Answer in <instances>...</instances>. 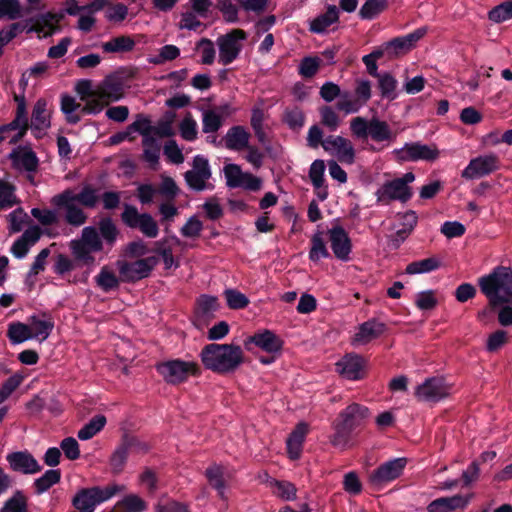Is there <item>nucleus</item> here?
Segmentation results:
<instances>
[{
  "label": "nucleus",
  "mask_w": 512,
  "mask_h": 512,
  "mask_svg": "<svg viewBox=\"0 0 512 512\" xmlns=\"http://www.w3.org/2000/svg\"><path fill=\"white\" fill-rule=\"evenodd\" d=\"M98 202V189L91 185H85L78 193H75L72 189H65L54 195L50 203L56 209L32 208L31 215L43 226H50L58 223L59 211H61L68 225L80 227L88 220V215L83 207L93 209Z\"/></svg>",
  "instance_id": "1"
},
{
  "label": "nucleus",
  "mask_w": 512,
  "mask_h": 512,
  "mask_svg": "<svg viewBox=\"0 0 512 512\" xmlns=\"http://www.w3.org/2000/svg\"><path fill=\"white\" fill-rule=\"evenodd\" d=\"M98 229L95 226H86L82 229L78 239L70 241V250L76 261L85 266H94V253L101 252L104 244L112 248L119 236V229L109 217L99 221Z\"/></svg>",
  "instance_id": "2"
},
{
  "label": "nucleus",
  "mask_w": 512,
  "mask_h": 512,
  "mask_svg": "<svg viewBox=\"0 0 512 512\" xmlns=\"http://www.w3.org/2000/svg\"><path fill=\"white\" fill-rule=\"evenodd\" d=\"M481 292L492 308L500 307L498 321L502 326H512V269L497 266L478 279Z\"/></svg>",
  "instance_id": "3"
},
{
  "label": "nucleus",
  "mask_w": 512,
  "mask_h": 512,
  "mask_svg": "<svg viewBox=\"0 0 512 512\" xmlns=\"http://www.w3.org/2000/svg\"><path fill=\"white\" fill-rule=\"evenodd\" d=\"M199 358L206 370L219 375H229L235 373L243 365L245 354L238 344L210 343L201 349Z\"/></svg>",
  "instance_id": "4"
},
{
  "label": "nucleus",
  "mask_w": 512,
  "mask_h": 512,
  "mask_svg": "<svg viewBox=\"0 0 512 512\" xmlns=\"http://www.w3.org/2000/svg\"><path fill=\"white\" fill-rule=\"evenodd\" d=\"M350 131L354 138L367 140L370 138L382 147H388L395 142L397 133L393 131L390 125L377 117L367 119L362 116L354 117L350 120Z\"/></svg>",
  "instance_id": "5"
},
{
  "label": "nucleus",
  "mask_w": 512,
  "mask_h": 512,
  "mask_svg": "<svg viewBox=\"0 0 512 512\" xmlns=\"http://www.w3.org/2000/svg\"><path fill=\"white\" fill-rule=\"evenodd\" d=\"M369 417V410L367 407L358 403L348 405L339 414V420L334 423V435L332 436L331 443L336 447H345L350 439L351 433L364 425Z\"/></svg>",
  "instance_id": "6"
},
{
  "label": "nucleus",
  "mask_w": 512,
  "mask_h": 512,
  "mask_svg": "<svg viewBox=\"0 0 512 512\" xmlns=\"http://www.w3.org/2000/svg\"><path fill=\"white\" fill-rule=\"evenodd\" d=\"M156 371L169 385L186 383L190 377H200L202 368L196 361L180 358L169 359L156 364Z\"/></svg>",
  "instance_id": "7"
},
{
  "label": "nucleus",
  "mask_w": 512,
  "mask_h": 512,
  "mask_svg": "<svg viewBox=\"0 0 512 512\" xmlns=\"http://www.w3.org/2000/svg\"><path fill=\"white\" fill-rule=\"evenodd\" d=\"M124 490V486L116 484L105 488L91 487L79 490L72 499V505L77 511L94 512L97 505L109 500L116 493Z\"/></svg>",
  "instance_id": "8"
},
{
  "label": "nucleus",
  "mask_w": 512,
  "mask_h": 512,
  "mask_svg": "<svg viewBox=\"0 0 512 512\" xmlns=\"http://www.w3.org/2000/svg\"><path fill=\"white\" fill-rule=\"evenodd\" d=\"M414 180L415 175L407 172L402 177L385 182L375 193L377 202L385 204L396 200L407 202L412 197L409 184Z\"/></svg>",
  "instance_id": "9"
},
{
  "label": "nucleus",
  "mask_w": 512,
  "mask_h": 512,
  "mask_svg": "<svg viewBox=\"0 0 512 512\" xmlns=\"http://www.w3.org/2000/svg\"><path fill=\"white\" fill-rule=\"evenodd\" d=\"M246 39L245 31L234 29L231 32L217 38L219 56L218 62L224 66L234 62L243 49V41Z\"/></svg>",
  "instance_id": "10"
},
{
  "label": "nucleus",
  "mask_w": 512,
  "mask_h": 512,
  "mask_svg": "<svg viewBox=\"0 0 512 512\" xmlns=\"http://www.w3.org/2000/svg\"><path fill=\"white\" fill-rule=\"evenodd\" d=\"M211 176L212 172L209 161L202 155H196L193 158L192 168L184 174L186 184L194 191L214 189V185L209 182Z\"/></svg>",
  "instance_id": "11"
},
{
  "label": "nucleus",
  "mask_w": 512,
  "mask_h": 512,
  "mask_svg": "<svg viewBox=\"0 0 512 512\" xmlns=\"http://www.w3.org/2000/svg\"><path fill=\"white\" fill-rule=\"evenodd\" d=\"M123 223L132 229H139L148 238H155L159 233L157 222L148 213H139L137 208L126 204L121 214Z\"/></svg>",
  "instance_id": "12"
},
{
  "label": "nucleus",
  "mask_w": 512,
  "mask_h": 512,
  "mask_svg": "<svg viewBox=\"0 0 512 512\" xmlns=\"http://www.w3.org/2000/svg\"><path fill=\"white\" fill-rule=\"evenodd\" d=\"M395 158L400 162L434 161L439 157L436 145L421 142L405 143L403 147L393 150Z\"/></svg>",
  "instance_id": "13"
},
{
  "label": "nucleus",
  "mask_w": 512,
  "mask_h": 512,
  "mask_svg": "<svg viewBox=\"0 0 512 512\" xmlns=\"http://www.w3.org/2000/svg\"><path fill=\"white\" fill-rule=\"evenodd\" d=\"M28 131V116L24 99L17 105L14 119L5 125L0 126V142L9 139L10 144L19 142Z\"/></svg>",
  "instance_id": "14"
},
{
  "label": "nucleus",
  "mask_w": 512,
  "mask_h": 512,
  "mask_svg": "<svg viewBox=\"0 0 512 512\" xmlns=\"http://www.w3.org/2000/svg\"><path fill=\"white\" fill-rule=\"evenodd\" d=\"M322 148L342 164L352 165L355 162V148L348 138L340 135H328L322 142Z\"/></svg>",
  "instance_id": "15"
},
{
  "label": "nucleus",
  "mask_w": 512,
  "mask_h": 512,
  "mask_svg": "<svg viewBox=\"0 0 512 512\" xmlns=\"http://www.w3.org/2000/svg\"><path fill=\"white\" fill-rule=\"evenodd\" d=\"M157 264V257L150 256L134 262L118 261L117 267L123 281L135 282L148 277Z\"/></svg>",
  "instance_id": "16"
},
{
  "label": "nucleus",
  "mask_w": 512,
  "mask_h": 512,
  "mask_svg": "<svg viewBox=\"0 0 512 512\" xmlns=\"http://www.w3.org/2000/svg\"><path fill=\"white\" fill-rule=\"evenodd\" d=\"M125 82L121 75H107L94 87V97L102 99L106 104L117 102L124 97Z\"/></svg>",
  "instance_id": "17"
},
{
  "label": "nucleus",
  "mask_w": 512,
  "mask_h": 512,
  "mask_svg": "<svg viewBox=\"0 0 512 512\" xmlns=\"http://www.w3.org/2000/svg\"><path fill=\"white\" fill-rule=\"evenodd\" d=\"M451 392V386L441 377H431L426 379L415 389V396L422 402H439L448 397Z\"/></svg>",
  "instance_id": "18"
},
{
  "label": "nucleus",
  "mask_w": 512,
  "mask_h": 512,
  "mask_svg": "<svg viewBox=\"0 0 512 512\" xmlns=\"http://www.w3.org/2000/svg\"><path fill=\"white\" fill-rule=\"evenodd\" d=\"M406 463V458H394L381 464L370 474V484L375 488H381L394 481L402 474Z\"/></svg>",
  "instance_id": "19"
},
{
  "label": "nucleus",
  "mask_w": 512,
  "mask_h": 512,
  "mask_svg": "<svg viewBox=\"0 0 512 512\" xmlns=\"http://www.w3.org/2000/svg\"><path fill=\"white\" fill-rule=\"evenodd\" d=\"M498 167L499 159L495 154L481 155L470 160L461 172V177L467 180L482 178L496 171Z\"/></svg>",
  "instance_id": "20"
},
{
  "label": "nucleus",
  "mask_w": 512,
  "mask_h": 512,
  "mask_svg": "<svg viewBox=\"0 0 512 512\" xmlns=\"http://www.w3.org/2000/svg\"><path fill=\"white\" fill-rule=\"evenodd\" d=\"M336 371L341 377L350 381L364 378L366 361L356 353H347L336 364Z\"/></svg>",
  "instance_id": "21"
},
{
  "label": "nucleus",
  "mask_w": 512,
  "mask_h": 512,
  "mask_svg": "<svg viewBox=\"0 0 512 512\" xmlns=\"http://www.w3.org/2000/svg\"><path fill=\"white\" fill-rule=\"evenodd\" d=\"M327 236L334 256L340 261H349L352 242L346 230L340 225H335L328 229Z\"/></svg>",
  "instance_id": "22"
},
{
  "label": "nucleus",
  "mask_w": 512,
  "mask_h": 512,
  "mask_svg": "<svg viewBox=\"0 0 512 512\" xmlns=\"http://www.w3.org/2000/svg\"><path fill=\"white\" fill-rule=\"evenodd\" d=\"M6 461L11 470L24 475H33L42 470V466L27 450L8 453Z\"/></svg>",
  "instance_id": "23"
},
{
  "label": "nucleus",
  "mask_w": 512,
  "mask_h": 512,
  "mask_svg": "<svg viewBox=\"0 0 512 512\" xmlns=\"http://www.w3.org/2000/svg\"><path fill=\"white\" fill-rule=\"evenodd\" d=\"M51 126V114L47 109V101L43 98L38 99L32 109L31 124H28V129H31L35 138H42L46 135Z\"/></svg>",
  "instance_id": "24"
},
{
  "label": "nucleus",
  "mask_w": 512,
  "mask_h": 512,
  "mask_svg": "<svg viewBox=\"0 0 512 512\" xmlns=\"http://www.w3.org/2000/svg\"><path fill=\"white\" fill-rule=\"evenodd\" d=\"M251 344H254L269 354L279 353L283 346V342L280 337L271 330L257 332L244 341V346L247 350L251 349Z\"/></svg>",
  "instance_id": "25"
},
{
  "label": "nucleus",
  "mask_w": 512,
  "mask_h": 512,
  "mask_svg": "<svg viewBox=\"0 0 512 512\" xmlns=\"http://www.w3.org/2000/svg\"><path fill=\"white\" fill-rule=\"evenodd\" d=\"M427 33V28L421 27L405 36L396 37L385 42V48L389 57H395L411 50L415 43Z\"/></svg>",
  "instance_id": "26"
},
{
  "label": "nucleus",
  "mask_w": 512,
  "mask_h": 512,
  "mask_svg": "<svg viewBox=\"0 0 512 512\" xmlns=\"http://www.w3.org/2000/svg\"><path fill=\"white\" fill-rule=\"evenodd\" d=\"M471 501L470 495H453L450 497H440L427 506L428 512H454L464 511Z\"/></svg>",
  "instance_id": "27"
},
{
  "label": "nucleus",
  "mask_w": 512,
  "mask_h": 512,
  "mask_svg": "<svg viewBox=\"0 0 512 512\" xmlns=\"http://www.w3.org/2000/svg\"><path fill=\"white\" fill-rule=\"evenodd\" d=\"M385 331V324L371 319L362 323L352 338L351 344L355 347L363 346L380 337Z\"/></svg>",
  "instance_id": "28"
},
{
  "label": "nucleus",
  "mask_w": 512,
  "mask_h": 512,
  "mask_svg": "<svg viewBox=\"0 0 512 512\" xmlns=\"http://www.w3.org/2000/svg\"><path fill=\"white\" fill-rule=\"evenodd\" d=\"M28 326L32 338L43 342L50 336L54 328V321L48 314H34L28 318Z\"/></svg>",
  "instance_id": "29"
},
{
  "label": "nucleus",
  "mask_w": 512,
  "mask_h": 512,
  "mask_svg": "<svg viewBox=\"0 0 512 512\" xmlns=\"http://www.w3.org/2000/svg\"><path fill=\"white\" fill-rule=\"evenodd\" d=\"M339 21V9L335 5H328L324 13L309 21V31L314 34H325L329 27Z\"/></svg>",
  "instance_id": "30"
},
{
  "label": "nucleus",
  "mask_w": 512,
  "mask_h": 512,
  "mask_svg": "<svg viewBox=\"0 0 512 512\" xmlns=\"http://www.w3.org/2000/svg\"><path fill=\"white\" fill-rule=\"evenodd\" d=\"M308 432V425L304 422L299 423L295 429L290 433L287 441V453L289 458L297 460L300 458L303 448V443Z\"/></svg>",
  "instance_id": "31"
},
{
  "label": "nucleus",
  "mask_w": 512,
  "mask_h": 512,
  "mask_svg": "<svg viewBox=\"0 0 512 512\" xmlns=\"http://www.w3.org/2000/svg\"><path fill=\"white\" fill-rule=\"evenodd\" d=\"M249 139V132L240 125L231 127L224 136L226 148L234 151H241L247 148Z\"/></svg>",
  "instance_id": "32"
},
{
  "label": "nucleus",
  "mask_w": 512,
  "mask_h": 512,
  "mask_svg": "<svg viewBox=\"0 0 512 512\" xmlns=\"http://www.w3.org/2000/svg\"><path fill=\"white\" fill-rule=\"evenodd\" d=\"M9 157L15 166L27 172H35L38 168V158L31 149L22 150L16 148L10 153Z\"/></svg>",
  "instance_id": "33"
},
{
  "label": "nucleus",
  "mask_w": 512,
  "mask_h": 512,
  "mask_svg": "<svg viewBox=\"0 0 512 512\" xmlns=\"http://www.w3.org/2000/svg\"><path fill=\"white\" fill-rule=\"evenodd\" d=\"M325 163L323 160H315L309 169V178L315 189L318 190V198L324 201L327 198V188L324 187Z\"/></svg>",
  "instance_id": "34"
},
{
  "label": "nucleus",
  "mask_w": 512,
  "mask_h": 512,
  "mask_svg": "<svg viewBox=\"0 0 512 512\" xmlns=\"http://www.w3.org/2000/svg\"><path fill=\"white\" fill-rule=\"evenodd\" d=\"M142 146L143 160L151 169L157 170L160 158V144L158 140L153 136L145 137L142 139Z\"/></svg>",
  "instance_id": "35"
},
{
  "label": "nucleus",
  "mask_w": 512,
  "mask_h": 512,
  "mask_svg": "<svg viewBox=\"0 0 512 512\" xmlns=\"http://www.w3.org/2000/svg\"><path fill=\"white\" fill-rule=\"evenodd\" d=\"M328 257H330V253L326 246L325 234L323 231L317 230L311 237L309 259L312 262H318Z\"/></svg>",
  "instance_id": "36"
},
{
  "label": "nucleus",
  "mask_w": 512,
  "mask_h": 512,
  "mask_svg": "<svg viewBox=\"0 0 512 512\" xmlns=\"http://www.w3.org/2000/svg\"><path fill=\"white\" fill-rule=\"evenodd\" d=\"M19 203L16 187L7 178H0V210H6Z\"/></svg>",
  "instance_id": "37"
},
{
  "label": "nucleus",
  "mask_w": 512,
  "mask_h": 512,
  "mask_svg": "<svg viewBox=\"0 0 512 512\" xmlns=\"http://www.w3.org/2000/svg\"><path fill=\"white\" fill-rule=\"evenodd\" d=\"M440 266V259L433 256L409 263L405 268V273L408 275L425 274L439 269Z\"/></svg>",
  "instance_id": "38"
},
{
  "label": "nucleus",
  "mask_w": 512,
  "mask_h": 512,
  "mask_svg": "<svg viewBox=\"0 0 512 512\" xmlns=\"http://www.w3.org/2000/svg\"><path fill=\"white\" fill-rule=\"evenodd\" d=\"M376 78L378 79V88L381 97L388 100H395L398 96L396 91L398 82L395 77L388 72H382L376 76Z\"/></svg>",
  "instance_id": "39"
},
{
  "label": "nucleus",
  "mask_w": 512,
  "mask_h": 512,
  "mask_svg": "<svg viewBox=\"0 0 512 512\" xmlns=\"http://www.w3.org/2000/svg\"><path fill=\"white\" fill-rule=\"evenodd\" d=\"M60 108L62 113L65 115L67 123L75 125L80 122L81 117L76 111L81 108V105L77 103L76 99L68 94L61 96Z\"/></svg>",
  "instance_id": "40"
},
{
  "label": "nucleus",
  "mask_w": 512,
  "mask_h": 512,
  "mask_svg": "<svg viewBox=\"0 0 512 512\" xmlns=\"http://www.w3.org/2000/svg\"><path fill=\"white\" fill-rule=\"evenodd\" d=\"M61 479V471L59 469H49L42 476L35 479L34 488L37 495H41L48 491L52 486L57 484Z\"/></svg>",
  "instance_id": "41"
},
{
  "label": "nucleus",
  "mask_w": 512,
  "mask_h": 512,
  "mask_svg": "<svg viewBox=\"0 0 512 512\" xmlns=\"http://www.w3.org/2000/svg\"><path fill=\"white\" fill-rule=\"evenodd\" d=\"M135 41L130 36H119L103 43L102 49L107 53H123L132 51Z\"/></svg>",
  "instance_id": "42"
},
{
  "label": "nucleus",
  "mask_w": 512,
  "mask_h": 512,
  "mask_svg": "<svg viewBox=\"0 0 512 512\" xmlns=\"http://www.w3.org/2000/svg\"><path fill=\"white\" fill-rule=\"evenodd\" d=\"M105 424L106 417L96 415L78 431L77 436L80 440H89L98 434L105 427Z\"/></svg>",
  "instance_id": "43"
},
{
  "label": "nucleus",
  "mask_w": 512,
  "mask_h": 512,
  "mask_svg": "<svg viewBox=\"0 0 512 512\" xmlns=\"http://www.w3.org/2000/svg\"><path fill=\"white\" fill-rule=\"evenodd\" d=\"M205 475L210 483V485L217 490L218 495L224 499L225 498V481H224V473L223 469L219 465H212L206 469Z\"/></svg>",
  "instance_id": "44"
},
{
  "label": "nucleus",
  "mask_w": 512,
  "mask_h": 512,
  "mask_svg": "<svg viewBox=\"0 0 512 512\" xmlns=\"http://www.w3.org/2000/svg\"><path fill=\"white\" fill-rule=\"evenodd\" d=\"M30 332L28 323L12 322L8 326L7 337L12 344H20L29 339H33Z\"/></svg>",
  "instance_id": "45"
},
{
  "label": "nucleus",
  "mask_w": 512,
  "mask_h": 512,
  "mask_svg": "<svg viewBox=\"0 0 512 512\" xmlns=\"http://www.w3.org/2000/svg\"><path fill=\"white\" fill-rule=\"evenodd\" d=\"M320 123L330 132H335L341 125V118L332 106L324 105L319 109Z\"/></svg>",
  "instance_id": "46"
},
{
  "label": "nucleus",
  "mask_w": 512,
  "mask_h": 512,
  "mask_svg": "<svg viewBox=\"0 0 512 512\" xmlns=\"http://www.w3.org/2000/svg\"><path fill=\"white\" fill-rule=\"evenodd\" d=\"M223 124V115L216 110H206L202 115V131L206 134L216 133Z\"/></svg>",
  "instance_id": "47"
},
{
  "label": "nucleus",
  "mask_w": 512,
  "mask_h": 512,
  "mask_svg": "<svg viewBox=\"0 0 512 512\" xmlns=\"http://www.w3.org/2000/svg\"><path fill=\"white\" fill-rule=\"evenodd\" d=\"M95 281L97 286L104 292L116 289L119 285V280L115 273L106 266L101 268L99 274L95 277Z\"/></svg>",
  "instance_id": "48"
},
{
  "label": "nucleus",
  "mask_w": 512,
  "mask_h": 512,
  "mask_svg": "<svg viewBox=\"0 0 512 512\" xmlns=\"http://www.w3.org/2000/svg\"><path fill=\"white\" fill-rule=\"evenodd\" d=\"M387 6V0H366L359 10V16L364 20H372Z\"/></svg>",
  "instance_id": "49"
},
{
  "label": "nucleus",
  "mask_w": 512,
  "mask_h": 512,
  "mask_svg": "<svg viewBox=\"0 0 512 512\" xmlns=\"http://www.w3.org/2000/svg\"><path fill=\"white\" fill-rule=\"evenodd\" d=\"M180 56V49L172 44L164 45L159 49L157 55L149 56L148 62L154 65H161L167 61L175 60Z\"/></svg>",
  "instance_id": "50"
},
{
  "label": "nucleus",
  "mask_w": 512,
  "mask_h": 512,
  "mask_svg": "<svg viewBox=\"0 0 512 512\" xmlns=\"http://www.w3.org/2000/svg\"><path fill=\"white\" fill-rule=\"evenodd\" d=\"M0 512H28L27 498L24 493L17 490L0 509Z\"/></svg>",
  "instance_id": "51"
},
{
  "label": "nucleus",
  "mask_w": 512,
  "mask_h": 512,
  "mask_svg": "<svg viewBox=\"0 0 512 512\" xmlns=\"http://www.w3.org/2000/svg\"><path fill=\"white\" fill-rule=\"evenodd\" d=\"M489 20L495 23H501L512 19V0L505 1L488 13Z\"/></svg>",
  "instance_id": "52"
},
{
  "label": "nucleus",
  "mask_w": 512,
  "mask_h": 512,
  "mask_svg": "<svg viewBox=\"0 0 512 512\" xmlns=\"http://www.w3.org/2000/svg\"><path fill=\"white\" fill-rule=\"evenodd\" d=\"M283 121L292 130H299L303 127L305 116L298 107L287 108L284 112Z\"/></svg>",
  "instance_id": "53"
},
{
  "label": "nucleus",
  "mask_w": 512,
  "mask_h": 512,
  "mask_svg": "<svg viewBox=\"0 0 512 512\" xmlns=\"http://www.w3.org/2000/svg\"><path fill=\"white\" fill-rule=\"evenodd\" d=\"M218 308V299L215 296L201 295L197 300V311L203 317L213 315Z\"/></svg>",
  "instance_id": "54"
},
{
  "label": "nucleus",
  "mask_w": 512,
  "mask_h": 512,
  "mask_svg": "<svg viewBox=\"0 0 512 512\" xmlns=\"http://www.w3.org/2000/svg\"><path fill=\"white\" fill-rule=\"evenodd\" d=\"M21 17L19 0H0V19L16 20Z\"/></svg>",
  "instance_id": "55"
},
{
  "label": "nucleus",
  "mask_w": 512,
  "mask_h": 512,
  "mask_svg": "<svg viewBox=\"0 0 512 512\" xmlns=\"http://www.w3.org/2000/svg\"><path fill=\"white\" fill-rule=\"evenodd\" d=\"M224 296L228 307L231 309H243L249 304V299L246 295L235 289H226Z\"/></svg>",
  "instance_id": "56"
},
{
  "label": "nucleus",
  "mask_w": 512,
  "mask_h": 512,
  "mask_svg": "<svg viewBox=\"0 0 512 512\" xmlns=\"http://www.w3.org/2000/svg\"><path fill=\"white\" fill-rule=\"evenodd\" d=\"M129 451L122 441L121 444L115 449L110 458V465L114 472L119 473L123 470L128 459Z\"/></svg>",
  "instance_id": "57"
},
{
  "label": "nucleus",
  "mask_w": 512,
  "mask_h": 512,
  "mask_svg": "<svg viewBox=\"0 0 512 512\" xmlns=\"http://www.w3.org/2000/svg\"><path fill=\"white\" fill-rule=\"evenodd\" d=\"M274 493L283 500L291 501L296 498L297 489L295 485L289 481H274Z\"/></svg>",
  "instance_id": "58"
},
{
  "label": "nucleus",
  "mask_w": 512,
  "mask_h": 512,
  "mask_svg": "<svg viewBox=\"0 0 512 512\" xmlns=\"http://www.w3.org/2000/svg\"><path fill=\"white\" fill-rule=\"evenodd\" d=\"M203 230V223L196 217L191 216L180 229V233L186 238H197Z\"/></svg>",
  "instance_id": "59"
},
{
  "label": "nucleus",
  "mask_w": 512,
  "mask_h": 512,
  "mask_svg": "<svg viewBox=\"0 0 512 512\" xmlns=\"http://www.w3.org/2000/svg\"><path fill=\"white\" fill-rule=\"evenodd\" d=\"M181 137L186 141H194L197 138V123L191 115L186 116L179 124Z\"/></svg>",
  "instance_id": "60"
},
{
  "label": "nucleus",
  "mask_w": 512,
  "mask_h": 512,
  "mask_svg": "<svg viewBox=\"0 0 512 512\" xmlns=\"http://www.w3.org/2000/svg\"><path fill=\"white\" fill-rule=\"evenodd\" d=\"M341 98L342 99L337 102L336 108L339 111H343L345 114L357 113L364 107L356 98L350 99L348 92L343 93Z\"/></svg>",
  "instance_id": "61"
},
{
  "label": "nucleus",
  "mask_w": 512,
  "mask_h": 512,
  "mask_svg": "<svg viewBox=\"0 0 512 512\" xmlns=\"http://www.w3.org/2000/svg\"><path fill=\"white\" fill-rule=\"evenodd\" d=\"M164 155L173 164H182L184 162V155L175 140H169L165 143Z\"/></svg>",
  "instance_id": "62"
},
{
  "label": "nucleus",
  "mask_w": 512,
  "mask_h": 512,
  "mask_svg": "<svg viewBox=\"0 0 512 512\" xmlns=\"http://www.w3.org/2000/svg\"><path fill=\"white\" fill-rule=\"evenodd\" d=\"M355 98L365 106L371 98V82L367 79L356 80Z\"/></svg>",
  "instance_id": "63"
},
{
  "label": "nucleus",
  "mask_w": 512,
  "mask_h": 512,
  "mask_svg": "<svg viewBox=\"0 0 512 512\" xmlns=\"http://www.w3.org/2000/svg\"><path fill=\"white\" fill-rule=\"evenodd\" d=\"M127 512H142L147 508L143 499L135 494L125 496L120 502Z\"/></svg>",
  "instance_id": "64"
}]
</instances>
